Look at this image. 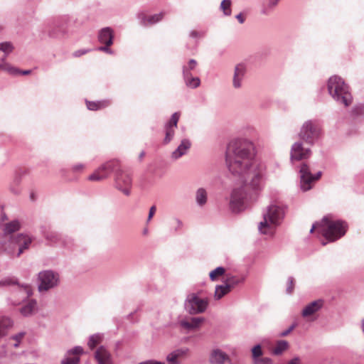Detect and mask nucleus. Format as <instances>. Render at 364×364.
Returning a JSON list of instances; mask_svg holds the SVG:
<instances>
[{
	"label": "nucleus",
	"instance_id": "nucleus-45",
	"mask_svg": "<svg viewBox=\"0 0 364 364\" xmlns=\"http://www.w3.org/2000/svg\"><path fill=\"white\" fill-rule=\"evenodd\" d=\"M139 364H164V363H161V362H158V361L147 360V361L141 362Z\"/></svg>",
	"mask_w": 364,
	"mask_h": 364
},
{
	"label": "nucleus",
	"instance_id": "nucleus-5",
	"mask_svg": "<svg viewBox=\"0 0 364 364\" xmlns=\"http://www.w3.org/2000/svg\"><path fill=\"white\" fill-rule=\"evenodd\" d=\"M321 134L319 124L314 121L305 122L301 127L299 133V138L309 144H314Z\"/></svg>",
	"mask_w": 364,
	"mask_h": 364
},
{
	"label": "nucleus",
	"instance_id": "nucleus-30",
	"mask_svg": "<svg viewBox=\"0 0 364 364\" xmlns=\"http://www.w3.org/2000/svg\"><path fill=\"white\" fill-rule=\"evenodd\" d=\"M36 306V302L33 300H31L21 309V313L24 316H28L35 311Z\"/></svg>",
	"mask_w": 364,
	"mask_h": 364
},
{
	"label": "nucleus",
	"instance_id": "nucleus-43",
	"mask_svg": "<svg viewBox=\"0 0 364 364\" xmlns=\"http://www.w3.org/2000/svg\"><path fill=\"white\" fill-rule=\"evenodd\" d=\"M231 279V282H231L232 283L231 284V289H232L235 285H236L237 284H238L240 282V280H239V279H237V278H236L235 277H230L227 278L226 281L228 279Z\"/></svg>",
	"mask_w": 364,
	"mask_h": 364
},
{
	"label": "nucleus",
	"instance_id": "nucleus-14",
	"mask_svg": "<svg viewBox=\"0 0 364 364\" xmlns=\"http://www.w3.org/2000/svg\"><path fill=\"white\" fill-rule=\"evenodd\" d=\"M83 353V349L77 346L68 352L66 358L61 361V364H78L80 355Z\"/></svg>",
	"mask_w": 364,
	"mask_h": 364
},
{
	"label": "nucleus",
	"instance_id": "nucleus-23",
	"mask_svg": "<svg viewBox=\"0 0 364 364\" xmlns=\"http://www.w3.org/2000/svg\"><path fill=\"white\" fill-rule=\"evenodd\" d=\"M110 101L108 100H103L100 101H86V105L88 109L92 111H97L105 109L109 106Z\"/></svg>",
	"mask_w": 364,
	"mask_h": 364
},
{
	"label": "nucleus",
	"instance_id": "nucleus-56",
	"mask_svg": "<svg viewBox=\"0 0 364 364\" xmlns=\"http://www.w3.org/2000/svg\"><path fill=\"white\" fill-rule=\"evenodd\" d=\"M191 36H196L195 32H192Z\"/></svg>",
	"mask_w": 364,
	"mask_h": 364
},
{
	"label": "nucleus",
	"instance_id": "nucleus-46",
	"mask_svg": "<svg viewBox=\"0 0 364 364\" xmlns=\"http://www.w3.org/2000/svg\"><path fill=\"white\" fill-rule=\"evenodd\" d=\"M294 327H295V326L292 325L291 326L289 327V328L287 331H283L282 333V336H287L294 328Z\"/></svg>",
	"mask_w": 364,
	"mask_h": 364
},
{
	"label": "nucleus",
	"instance_id": "nucleus-24",
	"mask_svg": "<svg viewBox=\"0 0 364 364\" xmlns=\"http://www.w3.org/2000/svg\"><path fill=\"white\" fill-rule=\"evenodd\" d=\"M113 33L112 31L109 28H103L99 35V40L102 43L109 46L112 44Z\"/></svg>",
	"mask_w": 364,
	"mask_h": 364
},
{
	"label": "nucleus",
	"instance_id": "nucleus-19",
	"mask_svg": "<svg viewBox=\"0 0 364 364\" xmlns=\"http://www.w3.org/2000/svg\"><path fill=\"white\" fill-rule=\"evenodd\" d=\"M95 357L98 364H112L111 355L104 347H100L96 350Z\"/></svg>",
	"mask_w": 364,
	"mask_h": 364
},
{
	"label": "nucleus",
	"instance_id": "nucleus-35",
	"mask_svg": "<svg viewBox=\"0 0 364 364\" xmlns=\"http://www.w3.org/2000/svg\"><path fill=\"white\" fill-rule=\"evenodd\" d=\"M11 321L9 318H4L0 321V338L4 335L6 328L11 326Z\"/></svg>",
	"mask_w": 364,
	"mask_h": 364
},
{
	"label": "nucleus",
	"instance_id": "nucleus-49",
	"mask_svg": "<svg viewBox=\"0 0 364 364\" xmlns=\"http://www.w3.org/2000/svg\"><path fill=\"white\" fill-rule=\"evenodd\" d=\"M16 69L17 70V71H16V73L14 75H16V74H18V73H22L23 75H28L31 72L30 70H24V71L21 72L17 68H16Z\"/></svg>",
	"mask_w": 364,
	"mask_h": 364
},
{
	"label": "nucleus",
	"instance_id": "nucleus-15",
	"mask_svg": "<svg viewBox=\"0 0 364 364\" xmlns=\"http://www.w3.org/2000/svg\"><path fill=\"white\" fill-rule=\"evenodd\" d=\"M14 242L18 247L17 256H20L24 250L29 247L32 242V239L28 235L19 234L14 239Z\"/></svg>",
	"mask_w": 364,
	"mask_h": 364
},
{
	"label": "nucleus",
	"instance_id": "nucleus-37",
	"mask_svg": "<svg viewBox=\"0 0 364 364\" xmlns=\"http://www.w3.org/2000/svg\"><path fill=\"white\" fill-rule=\"evenodd\" d=\"M14 47L11 43L5 42L0 43V50L3 51L6 54L12 52Z\"/></svg>",
	"mask_w": 364,
	"mask_h": 364
},
{
	"label": "nucleus",
	"instance_id": "nucleus-26",
	"mask_svg": "<svg viewBox=\"0 0 364 364\" xmlns=\"http://www.w3.org/2000/svg\"><path fill=\"white\" fill-rule=\"evenodd\" d=\"M231 279L226 281L225 286H217L215 291V299H220L231 290Z\"/></svg>",
	"mask_w": 364,
	"mask_h": 364
},
{
	"label": "nucleus",
	"instance_id": "nucleus-13",
	"mask_svg": "<svg viewBox=\"0 0 364 364\" xmlns=\"http://www.w3.org/2000/svg\"><path fill=\"white\" fill-rule=\"evenodd\" d=\"M188 354L187 348L177 349L167 355L166 360L169 364H180Z\"/></svg>",
	"mask_w": 364,
	"mask_h": 364
},
{
	"label": "nucleus",
	"instance_id": "nucleus-50",
	"mask_svg": "<svg viewBox=\"0 0 364 364\" xmlns=\"http://www.w3.org/2000/svg\"><path fill=\"white\" fill-rule=\"evenodd\" d=\"M84 53H85V52H81V51L78 50V51H75L73 55L75 57H79V56H80L81 55H82Z\"/></svg>",
	"mask_w": 364,
	"mask_h": 364
},
{
	"label": "nucleus",
	"instance_id": "nucleus-53",
	"mask_svg": "<svg viewBox=\"0 0 364 364\" xmlns=\"http://www.w3.org/2000/svg\"><path fill=\"white\" fill-rule=\"evenodd\" d=\"M362 330L364 333V318L362 320Z\"/></svg>",
	"mask_w": 364,
	"mask_h": 364
},
{
	"label": "nucleus",
	"instance_id": "nucleus-40",
	"mask_svg": "<svg viewBox=\"0 0 364 364\" xmlns=\"http://www.w3.org/2000/svg\"><path fill=\"white\" fill-rule=\"evenodd\" d=\"M294 283L293 279H289L287 284V292L291 294L293 291Z\"/></svg>",
	"mask_w": 364,
	"mask_h": 364
},
{
	"label": "nucleus",
	"instance_id": "nucleus-38",
	"mask_svg": "<svg viewBox=\"0 0 364 364\" xmlns=\"http://www.w3.org/2000/svg\"><path fill=\"white\" fill-rule=\"evenodd\" d=\"M0 69L9 73V74H14L16 71H17L16 68L6 63L0 64Z\"/></svg>",
	"mask_w": 364,
	"mask_h": 364
},
{
	"label": "nucleus",
	"instance_id": "nucleus-47",
	"mask_svg": "<svg viewBox=\"0 0 364 364\" xmlns=\"http://www.w3.org/2000/svg\"><path fill=\"white\" fill-rule=\"evenodd\" d=\"M287 364H301V362L298 358H295L291 360Z\"/></svg>",
	"mask_w": 364,
	"mask_h": 364
},
{
	"label": "nucleus",
	"instance_id": "nucleus-16",
	"mask_svg": "<svg viewBox=\"0 0 364 364\" xmlns=\"http://www.w3.org/2000/svg\"><path fill=\"white\" fill-rule=\"evenodd\" d=\"M323 302L322 300H316L311 302L306 305L302 311V316L305 318L314 315L318 311H319L323 306Z\"/></svg>",
	"mask_w": 364,
	"mask_h": 364
},
{
	"label": "nucleus",
	"instance_id": "nucleus-10",
	"mask_svg": "<svg viewBox=\"0 0 364 364\" xmlns=\"http://www.w3.org/2000/svg\"><path fill=\"white\" fill-rule=\"evenodd\" d=\"M208 305V301L201 299L195 295H191L186 304V308L190 314L203 312Z\"/></svg>",
	"mask_w": 364,
	"mask_h": 364
},
{
	"label": "nucleus",
	"instance_id": "nucleus-29",
	"mask_svg": "<svg viewBox=\"0 0 364 364\" xmlns=\"http://www.w3.org/2000/svg\"><path fill=\"white\" fill-rule=\"evenodd\" d=\"M21 225L18 220H13L5 224L4 231L6 234H11L20 229Z\"/></svg>",
	"mask_w": 364,
	"mask_h": 364
},
{
	"label": "nucleus",
	"instance_id": "nucleus-18",
	"mask_svg": "<svg viewBox=\"0 0 364 364\" xmlns=\"http://www.w3.org/2000/svg\"><path fill=\"white\" fill-rule=\"evenodd\" d=\"M164 13H160L151 16H147L146 14L141 13L139 15V17L141 19V23L142 25L151 26L160 21L164 18Z\"/></svg>",
	"mask_w": 364,
	"mask_h": 364
},
{
	"label": "nucleus",
	"instance_id": "nucleus-11",
	"mask_svg": "<svg viewBox=\"0 0 364 364\" xmlns=\"http://www.w3.org/2000/svg\"><path fill=\"white\" fill-rule=\"evenodd\" d=\"M39 279L41 284L39 285V290H48L50 288L55 287L58 281V275L55 274L51 271H45L39 274Z\"/></svg>",
	"mask_w": 364,
	"mask_h": 364
},
{
	"label": "nucleus",
	"instance_id": "nucleus-36",
	"mask_svg": "<svg viewBox=\"0 0 364 364\" xmlns=\"http://www.w3.org/2000/svg\"><path fill=\"white\" fill-rule=\"evenodd\" d=\"M231 1L230 0H223L221 2L220 7L223 9L224 14L227 16H230L231 14Z\"/></svg>",
	"mask_w": 364,
	"mask_h": 364
},
{
	"label": "nucleus",
	"instance_id": "nucleus-34",
	"mask_svg": "<svg viewBox=\"0 0 364 364\" xmlns=\"http://www.w3.org/2000/svg\"><path fill=\"white\" fill-rule=\"evenodd\" d=\"M102 338L99 334H95L90 338L88 346L91 349H93L97 345L102 342Z\"/></svg>",
	"mask_w": 364,
	"mask_h": 364
},
{
	"label": "nucleus",
	"instance_id": "nucleus-54",
	"mask_svg": "<svg viewBox=\"0 0 364 364\" xmlns=\"http://www.w3.org/2000/svg\"><path fill=\"white\" fill-rule=\"evenodd\" d=\"M144 155V152H141V154H140V158H142Z\"/></svg>",
	"mask_w": 364,
	"mask_h": 364
},
{
	"label": "nucleus",
	"instance_id": "nucleus-1",
	"mask_svg": "<svg viewBox=\"0 0 364 364\" xmlns=\"http://www.w3.org/2000/svg\"><path fill=\"white\" fill-rule=\"evenodd\" d=\"M226 164L232 174L237 176L244 185L242 188H235L230 196V208L238 212L243 205L245 188L257 189L266 171L265 165L255 160L254 144L247 141L237 139L232 141L226 151Z\"/></svg>",
	"mask_w": 364,
	"mask_h": 364
},
{
	"label": "nucleus",
	"instance_id": "nucleus-21",
	"mask_svg": "<svg viewBox=\"0 0 364 364\" xmlns=\"http://www.w3.org/2000/svg\"><path fill=\"white\" fill-rule=\"evenodd\" d=\"M252 353L255 364H271V360L269 358H259L262 354V348L259 345H257L252 348Z\"/></svg>",
	"mask_w": 364,
	"mask_h": 364
},
{
	"label": "nucleus",
	"instance_id": "nucleus-32",
	"mask_svg": "<svg viewBox=\"0 0 364 364\" xmlns=\"http://www.w3.org/2000/svg\"><path fill=\"white\" fill-rule=\"evenodd\" d=\"M288 348V343L285 341H279L274 347L273 352L276 355L281 354Z\"/></svg>",
	"mask_w": 364,
	"mask_h": 364
},
{
	"label": "nucleus",
	"instance_id": "nucleus-44",
	"mask_svg": "<svg viewBox=\"0 0 364 364\" xmlns=\"http://www.w3.org/2000/svg\"><path fill=\"white\" fill-rule=\"evenodd\" d=\"M317 229H319V231L321 232V222L314 224L310 230V232L313 233Z\"/></svg>",
	"mask_w": 364,
	"mask_h": 364
},
{
	"label": "nucleus",
	"instance_id": "nucleus-52",
	"mask_svg": "<svg viewBox=\"0 0 364 364\" xmlns=\"http://www.w3.org/2000/svg\"><path fill=\"white\" fill-rule=\"evenodd\" d=\"M26 292H27V294H28V296L31 294V289H30V288L26 287Z\"/></svg>",
	"mask_w": 364,
	"mask_h": 364
},
{
	"label": "nucleus",
	"instance_id": "nucleus-6",
	"mask_svg": "<svg viewBox=\"0 0 364 364\" xmlns=\"http://www.w3.org/2000/svg\"><path fill=\"white\" fill-rule=\"evenodd\" d=\"M300 173V185L303 191H307L312 188L313 186L317 181L321 173L318 172L316 175H313L310 171V168L306 163H302L299 168Z\"/></svg>",
	"mask_w": 364,
	"mask_h": 364
},
{
	"label": "nucleus",
	"instance_id": "nucleus-7",
	"mask_svg": "<svg viewBox=\"0 0 364 364\" xmlns=\"http://www.w3.org/2000/svg\"><path fill=\"white\" fill-rule=\"evenodd\" d=\"M119 167L117 160L107 161L96 169L88 177L87 180L92 182L101 181L107 178L109 174Z\"/></svg>",
	"mask_w": 364,
	"mask_h": 364
},
{
	"label": "nucleus",
	"instance_id": "nucleus-42",
	"mask_svg": "<svg viewBox=\"0 0 364 364\" xmlns=\"http://www.w3.org/2000/svg\"><path fill=\"white\" fill-rule=\"evenodd\" d=\"M156 208L155 205H153L150 208L149 216H148V220H150L152 218V217L154 215V214L156 213Z\"/></svg>",
	"mask_w": 364,
	"mask_h": 364
},
{
	"label": "nucleus",
	"instance_id": "nucleus-28",
	"mask_svg": "<svg viewBox=\"0 0 364 364\" xmlns=\"http://www.w3.org/2000/svg\"><path fill=\"white\" fill-rule=\"evenodd\" d=\"M196 200L199 205H204L208 200L207 191L203 188H198L196 193Z\"/></svg>",
	"mask_w": 364,
	"mask_h": 364
},
{
	"label": "nucleus",
	"instance_id": "nucleus-55",
	"mask_svg": "<svg viewBox=\"0 0 364 364\" xmlns=\"http://www.w3.org/2000/svg\"><path fill=\"white\" fill-rule=\"evenodd\" d=\"M100 49L102 50H107L106 48H100Z\"/></svg>",
	"mask_w": 364,
	"mask_h": 364
},
{
	"label": "nucleus",
	"instance_id": "nucleus-9",
	"mask_svg": "<svg viewBox=\"0 0 364 364\" xmlns=\"http://www.w3.org/2000/svg\"><path fill=\"white\" fill-rule=\"evenodd\" d=\"M311 151L304 147L301 142L293 144L290 151V159L291 162L302 161L310 157Z\"/></svg>",
	"mask_w": 364,
	"mask_h": 364
},
{
	"label": "nucleus",
	"instance_id": "nucleus-2",
	"mask_svg": "<svg viewBox=\"0 0 364 364\" xmlns=\"http://www.w3.org/2000/svg\"><path fill=\"white\" fill-rule=\"evenodd\" d=\"M284 215V210L282 206L277 204L270 205L263 215V220L259 224V230L264 235H272Z\"/></svg>",
	"mask_w": 364,
	"mask_h": 364
},
{
	"label": "nucleus",
	"instance_id": "nucleus-4",
	"mask_svg": "<svg viewBox=\"0 0 364 364\" xmlns=\"http://www.w3.org/2000/svg\"><path fill=\"white\" fill-rule=\"evenodd\" d=\"M328 90L334 99L341 102L345 106L351 104L352 96L348 91V87L341 77L338 76L330 77L328 82Z\"/></svg>",
	"mask_w": 364,
	"mask_h": 364
},
{
	"label": "nucleus",
	"instance_id": "nucleus-25",
	"mask_svg": "<svg viewBox=\"0 0 364 364\" xmlns=\"http://www.w3.org/2000/svg\"><path fill=\"white\" fill-rule=\"evenodd\" d=\"M245 73V67L244 65L239 64L236 65L233 77V85L235 88L240 87V82Z\"/></svg>",
	"mask_w": 364,
	"mask_h": 364
},
{
	"label": "nucleus",
	"instance_id": "nucleus-20",
	"mask_svg": "<svg viewBox=\"0 0 364 364\" xmlns=\"http://www.w3.org/2000/svg\"><path fill=\"white\" fill-rule=\"evenodd\" d=\"M191 145V144L189 140H182L178 148L172 153V158L174 159H178V158L181 157L190 149Z\"/></svg>",
	"mask_w": 364,
	"mask_h": 364
},
{
	"label": "nucleus",
	"instance_id": "nucleus-33",
	"mask_svg": "<svg viewBox=\"0 0 364 364\" xmlns=\"http://www.w3.org/2000/svg\"><path fill=\"white\" fill-rule=\"evenodd\" d=\"M225 269L223 267H219L210 272V278L212 281L216 280L219 277L223 275Z\"/></svg>",
	"mask_w": 364,
	"mask_h": 364
},
{
	"label": "nucleus",
	"instance_id": "nucleus-22",
	"mask_svg": "<svg viewBox=\"0 0 364 364\" xmlns=\"http://www.w3.org/2000/svg\"><path fill=\"white\" fill-rule=\"evenodd\" d=\"M203 318L197 317V318H190L189 319L183 320L181 321V325L186 329L193 330L198 328L200 325L203 323Z\"/></svg>",
	"mask_w": 364,
	"mask_h": 364
},
{
	"label": "nucleus",
	"instance_id": "nucleus-8",
	"mask_svg": "<svg viewBox=\"0 0 364 364\" xmlns=\"http://www.w3.org/2000/svg\"><path fill=\"white\" fill-rule=\"evenodd\" d=\"M114 171H116L115 183L117 189L124 195L129 196L132 187V177L130 175L121 169V166Z\"/></svg>",
	"mask_w": 364,
	"mask_h": 364
},
{
	"label": "nucleus",
	"instance_id": "nucleus-27",
	"mask_svg": "<svg viewBox=\"0 0 364 364\" xmlns=\"http://www.w3.org/2000/svg\"><path fill=\"white\" fill-rule=\"evenodd\" d=\"M183 77L187 86L196 88L200 85V79L198 77H193L191 74L188 73L187 68L183 69Z\"/></svg>",
	"mask_w": 364,
	"mask_h": 364
},
{
	"label": "nucleus",
	"instance_id": "nucleus-31",
	"mask_svg": "<svg viewBox=\"0 0 364 364\" xmlns=\"http://www.w3.org/2000/svg\"><path fill=\"white\" fill-rule=\"evenodd\" d=\"M86 169V164L84 163H77L73 164L70 168V171L75 175H80L84 173Z\"/></svg>",
	"mask_w": 364,
	"mask_h": 364
},
{
	"label": "nucleus",
	"instance_id": "nucleus-51",
	"mask_svg": "<svg viewBox=\"0 0 364 364\" xmlns=\"http://www.w3.org/2000/svg\"><path fill=\"white\" fill-rule=\"evenodd\" d=\"M278 1H279V0H270L269 5L272 6H274L277 4Z\"/></svg>",
	"mask_w": 364,
	"mask_h": 364
},
{
	"label": "nucleus",
	"instance_id": "nucleus-12",
	"mask_svg": "<svg viewBox=\"0 0 364 364\" xmlns=\"http://www.w3.org/2000/svg\"><path fill=\"white\" fill-rule=\"evenodd\" d=\"M180 112H175L171 116L170 120L165 125L166 136L164 140V144L169 143L173 138L175 129L177 127V124L180 119Z\"/></svg>",
	"mask_w": 364,
	"mask_h": 364
},
{
	"label": "nucleus",
	"instance_id": "nucleus-48",
	"mask_svg": "<svg viewBox=\"0 0 364 364\" xmlns=\"http://www.w3.org/2000/svg\"><path fill=\"white\" fill-rule=\"evenodd\" d=\"M237 19L240 23H242L245 21V17L242 16V14H239L236 16Z\"/></svg>",
	"mask_w": 364,
	"mask_h": 364
},
{
	"label": "nucleus",
	"instance_id": "nucleus-39",
	"mask_svg": "<svg viewBox=\"0 0 364 364\" xmlns=\"http://www.w3.org/2000/svg\"><path fill=\"white\" fill-rule=\"evenodd\" d=\"M197 66V62L195 60H191L188 62V64L187 66H184L183 68H187L188 73H191V70H194Z\"/></svg>",
	"mask_w": 364,
	"mask_h": 364
},
{
	"label": "nucleus",
	"instance_id": "nucleus-41",
	"mask_svg": "<svg viewBox=\"0 0 364 364\" xmlns=\"http://www.w3.org/2000/svg\"><path fill=\"white\" fill-rule=\"evenodd\" d=\"M23 336H24V333H18V335L15 336L13 338L14 340H16L17 341L16 343H14L15 347L18 346V343H19L20 341L21 340V338L23 337Z\"/></svg>",
	"mask_w": 364,
	"mask_h": 364
},
{
	"label": "nucleus",
	"instance_id": "nucleus-3",
	"mask_svg": "<svg viewBox=\"0 0 364 364\" xmlns=\"http://www.w3.org/2000/svg\"><path fill=\"white\" fill-rule=\"evenodd\" d=\"M346 228L345 223L333 220L328 217L321 221V233L329 242H334L343 237Z\"/></svg>",
	"mask_w": 364,
	"mask_h": 364
},
{
	"label": "nucleus",
	"instance_id": "nucleus-17",
	"mask_svg": "<svg viewBox=\"0 0 364 364\" xmlns=\"http://www.w3.org/2000/svg\"><path fill=\"white\" fill-rule=\"evenodd\" d=\"M229 360V356L220 349H214L210 355V362L212 364H223Z\"/></svg>",
	"mask_w": 364,
	"mask_h": 364
}]
</instances>
